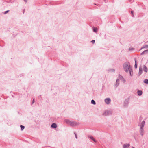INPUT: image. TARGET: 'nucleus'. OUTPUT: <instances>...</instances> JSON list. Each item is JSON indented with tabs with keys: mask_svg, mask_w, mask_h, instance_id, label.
I'll use <instances>...</instances> for the list:
<instances>
[{
	"mask_svg": "<svg viewBox=\"0 0 148 148\" xmlns=\"http://www.w3.org/2000/svg\"><path fill=\"white\" fill-rule=\"evenodd\" d=\"M89 138L91 139L92 140L94 141L95 142H96V140H95V139L92 136H89Z\"/></svg>",
	"mask_w": 148,
	"mask_h": 148,
	"instance_id": "nucleus-8",
	"label": "nucleus"
},
{
	"mask_svg": "<svg viewBox=\"0 0 148 148\" xmlns=\"http://www.w3.org/2000/svg\"><path fill=\"white\" fill-rule=\"evenodd\" d=\"M148 50H145V51L143 52L142 53V54H143V53H145L146 52L148 51Z\"/></svg>",
	"mask_w": 148,
	"mask_h": 148,
	"instance_id": "nucleus-16",
	"label": "nucleus"
},
{
	"mask_svg": "<svg viewBox=\"0 0 148 148\" xmlns=\"http://www.w3.org/2000/svg\"><path fill=\"white\" fill-rule=\"evenodd\" d=\"M141 69L142 70L143 69V70L145 72H147L148 69L145 66H143L142 67H141Z\"/></svg>",
	"mask_w": 148,
	"mask_h": 148,
	"instance_id": "nucleus-3",
	"label": "nucleus"
},
{
	"mask_svg": "<svg viewBox=\"0 0 148 148\" xmlns=\"http://www.w3.org/2000/svg\"><path fill=\"white\" fill-rule=\"evenodd\" d=\"M105 102L107 104H108L111 102V100L110 98H108L106 99L105 100Z\"/></svg>",
	"mask_w": 148,
	"mask_h": 148,
	"instance_id": "nucleus-4",
	"label": "nucleus"
},
{
	"mask_svg": "<svg viewBox=\"0 0 148 148\" xmlns=\"http://www.w3.org/2000/svg\"><path fill=\"white\" fill-rule=\"evenodd\" d=\"M130 146L129 144H125L123 146V148H128Z\"/></svg>",
	"mask_w": 148,
	"mask_h": 148,
	"instance_id": "nucleus-5",
	"label": "nucleus"
},
{
	"mask_svg": "<svg viewBox=\"0 0 148 148\" xmlns=\"http://www.w3.org/2000/svg\"><path fill=\"white\" fill-rule=\"evenodd\" d=\"M119 79H117L116 82V85L117 86L119 84Z\"/></svg>",
	"mask_w": 148,
	"mask_h": 148,
	"instance_id": "nucleus-10",
	"label": "nucleus"
},
{
	"mask_svg": "<svg viewBox=\"0 0 148 148\" xmlns=\"http://www.w3.org/2000/svg\"><path fill=\"white\" fill-rule=\"evenodd\" d=\"M135 64L134 65V67L135 68H136L137 67V64H136V60L135 59Z\"/></svg>",
	"mask_w": 148,
	"mask_h": 148,
	"instance_id": "nucleus-13",
	"label": "nucleus"
},
{
	"mask_svg": "<svg viewBox=\"0 0 148 148\" xmlns=\"http://www.w3.org/2000/svg\"><path fill=\"white\" fill-rule=\"evenodd\" d=\"M24 1L26 2H27V0H24Z\"/></svg>",
	"mask_w": 148,
	"mask_h": 148,
	"instance_id": "nucleus-22",
	"label": "nucleus"
},
{
	"mask_svg": "<svg viewBox=\"0 0 148 148\" xmlns=\"http://www.w3.org/2000/svg\"><path fill=\"white\" fill-rule=\"evenodd\" d=\"M132 148H134V147H132Z\"/></svg>",
	"mask_w": 148,
	"mask_h": 148,
	"instance_id": "nucleus-24",
	"label": "nucleus"
},
{
	"mask_svg": "<svg viewBox=\"0 0 148 148\" xmlns=\"http://www.w3.org/2000/svg\"><path fill=\"white\" fill-rule=\"evenodd\" d=\"M144 82L145 83L148 84V79H145L144 81Z\"/></svg>",
	"mask_w": 148,
	"mask_h": 148,
	"instance_id": "nucleus-14",
	"label": "nucleus"
},
{
	"mask_svg": "<svg viewBox=\"0 0 148 148\" xmlns=\"http://www.w3.org/2000/svg\"><path fill=\"white\" fill-rule=\"evenodd\" d=\"M145 47L146 48H148V45H146Z\"/></svg>",
	"mask_w": 148,
	"mask_h": 148,
	"instance_id": "nucleus-20",
	"label": "nucleus"
},
{
	"mask_svg": "<svg viewBox=\"0 0 148 148\" xmlns=\"http://www.w3.org/2000/svg\"><path fill=\"white\" fill-rule=\"evenodd\" d=\"M8 11H9V10H8V11H5L4 12V14H6L8 12Z\"/></svg>",
	"mask_w": 148,
	"mask_h": 148,
	"instance_id": "nucleus-18",
	"label": "nucleus"
},
{
	"mask_svg": "<svg viewBox=\"0 0 148 148\" xmlns=\"http://www.w3.org/2000/svg\"><path fill=\"white\" fill-rule=\"evenodd\" d=\"M98 29L97 28H94L93 29V31L94 32H96L97 30Z\"/></svg>",
	"mask_w": 148,
	"mask_h": 148,
	"instance_id": "nucleus-12",
	"label": "nucleus"
},
{
	"mask_svg": "<svg viewBox=\"0 0 148 148\" xmlns=\"http://www.w3.org/2000/svg\"><path fill=\"white\" fill-rule=\"evenodd\" d=\"M145 125V121H143L140 125V132L142 135H143L144 133L143 127Z\"/></svg>",
	"mask_w": 148,
	"mask_h": 148,
	"instance_id": "nucleus-2",
	"label": "nucleus"
},
{
	"mask_svg": "<svg viewBox=\"0 0 148 148\" xmlns=\"http://www.w3.org/2000/svg\"><path fill=\"white\" fill-rule=\"evenodd\" d=\"M142 73V69H141V67H140V69H139V75H141Z\"/></svg>",
	"mask_w": 148,
	"mask_h": 148,
	"instance_id": "nucleus-7",
	"label": "nucleus"
},
{
	"mask_svg": "<svg viewBox=\"0 0 148 148\" xmlns=\"http://www.w3.org/2000/svg\"><path fill=\"white\" fill-rule=\"evenodd\" d=\"M34 99H33V101H32V103L33 104L34 102Z\"/></svg>",
	"mask_w": 148,
	"mask_h": 148,
	"instance_id": "nucleus-21",
	"label": "nucleus"
},
{
	"mask_svg": "<svg viewBox=\"0 0 148 148\" xmlns=\"http://www.w3.org/2000/svg\"><path fill=\"white\" fill-rule=\"evenodd\" d=\"M142 94V92L141 91L138 90V94L140 96V95H141Z\"/></svg>",
	"mask_w": 148,
	"mask_h": 148,
	"instance_id": "nucleus-9",
	"label": "nucleus"
},
{
	"mask_svg": "<svg viewBox=\"0 0 148 148\" xmlns=\"http://www.w3.org/2000/svg\"><path fill=\"white\" fill-rule=\"evenodd\" d=\"M91 102L93 104L95 105L96 103L95 101L94 100H92L91 101Z\"/></svg>",
	"mask_w": 148,
	"mask_h": 148,
	"instance_id": "nucleus-15",
	"label": "nucleus"
},
{
	"mask_svg": "<svg viewBox=\"0 0 148 148\" xmlns=\"http://www.w3.org/2000/svg\"><path fill=\"white\" fill-rule=\"evenodd\" d=\"M91 42L93 44H94L95 42V40H92L91 41Z\"/></svg>",
	"mask_w": 148,
	"mask_h": 148,
	"instance_id": "nucleus-17",
	"label": "nucleus"
},
{
	"mask_svg": "<svg viewBox=\"0 0 148 148\" xmlns=\"http://www.w3.org/2000/svg\"><path fill=\"white\" fill-rule=\"evenodd\" d=\"M75 137H76V138H77V136L76 135H75Z\"/></svg>",
	"mask_w": 148,
	"mask_h": 148,
	"instance_id": "nucleus-23",
	"label": "nucleus"
},
{
	"mask_svg": "<svg viewBox=\"0 0 148 148\" xmlns=\"http://www.w3.org/2000/svg\"><path fill=\"white\" fill-rule=\"evenodd\" d=\"M51 127L53 128H56L57 127V126L56 123H53L52 124Z\"/></svg>",
	"mask_w": 148,
	"mask_h": 148,
	"instance_id": "nucleus-6",
	"label": "nucleus"
},
{
	"mask_svg": "<svg viewBox=\"0 0 148 148\" xmlns=\"http://www.w3.org/2000/svg\"><path fill=\"white\" fill-rule=\"evenodd\" d=\"M123 67L124 70L127 73L130 74L131 76L132 75V68L130 67V64L129 63H125L123 65Z\"/></svg>",
	"mask_w": 148,
	"mask_h": 148,
	"instance_id": "nucleus-1",
	"label": "nucleus"
},
{
	"mask_svg": "<svg viewBox=\"0 0 148 148\" xmlns=\"http://www.w3.org/2000/svg\"><path fill=\"white\" fill-rule=\"evenodd\" d=\"M131 14L133 16V11H131Z\"/></svg>",
	"mask_w": 148,
	"mask_h": 148,
	"instance_id": "nucleus-19",
	"label": "nucleus"
},
{
	"mask_svg": "<svg viewBox=\"0 0 148 148\" xmlns=\"http://www.w3.org/2000/svg\"><path fill=\"white\" fill-rule=\"evenodd\" d=\"M20 127L21 128V130H23L25 128V127L22 125H20Z\"/></svg>",
	"mask_w": 148,
	"mask_h": 148,
	"instance_id": "nucleus-11",
	"label": "nucleus"
}]
</instances>
